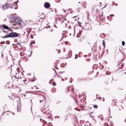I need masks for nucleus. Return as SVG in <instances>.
I'll list each match as a JSON object with an SVG mask.
<instances>
[{"label": "nucleus", "instance_id": "nucleus-1", "mask_svg": "<svg viewBox=\"0 0 126 126\" xmlns=\"http://www.w3.org/2000/svg\"><path fill=\"white\" fill-rule=\"evenodd\" d=\"M21 35V34L16 32H11L8 34L5 35V36H1V38H15L19 37Z\"/></svg>", "mask_w": 126, "mask_h": 126}, {"label": "nucleus", "instance_id": "nucleus-2", "mask_svg": "<svg viewBox=\"0 0 126 126\" xmlns=\"http://www.w3.org/2000/svg\"><path fill=\"white\" fill-rule=\"evenodd\" d=\"M12 19H14L16 23L18 24L19 25L21 24V23L20 22H21V20L20 19H19L17 17L16 18V17H15L14 16L12 17Z\"/></svg>", "mask_w": 126, "mask_h": 126}, {"label": "nucleus", "instance_id": "nucleus-3", "mask_svg": "<svg viewBox=\"0 0 126 126\" xmlns=\"http://www.w3.org/2000/svg\"><path fill=\"white\" fill-rule=\"evenodd\" d=\"M10 6V3H9L8 4L7 3H6L4 5H3L2 6V8L3 9V10H5L6 9L9 8Z\"/></svg>", "mask_w": 126, "mask_h": 126}, {"label": "nucleus", "instance_id": "nucleus-4", "mask_svg": "<svg viewBox=\"0 0 126 126\" xmlns=\"http://www.w3.org/2000/svg\"><path fill=\"white\" fill-rule=\"evenodd\" d=\"M44 6L46 8H47L50 7V4L48 2H46L44 4Z\"/></svg>", "mask_w": 126, "mask_h": 126}, {"label": "nucleus", "instance_id": "nucleus-5", "mask_svg": "<svg viewBox=\"0 0 126 126\" xmlns=\"http://www.w3.org/2000/svg\"><path fill=\"white\" fill-rule=\"evenodd\" d=\"M44 96L41 95H38V99L40 100H43L44 99H45V98H44Z\"/></svg>", "mask_w": 126, "mask_h": 126}, {"label": "nucleus", "instance_id": "nucleus-6", "mask_svg": "<svg viewBox=\"0 0 126 126\" xmlns=\"http://www.w3.org/2000/svg\"><path fill=\"white\" fill-rule=\"evenodd\" d=\"M21 107V105L19 104H18L17 105V111L18 112H19L21 111L20 107Z\"/></svg>", "mask_w": 126, "mask_h": 126}, {"label": "nucleus", "instance_id": "nucleus-7", "mask_svg": "<svg viewBox=\"0 0 126 126\" xmlns=\"http://www.w3.org/2000/svg\"><path fill=\"white\" fill-rule=\"evenodd\" d=\"M1 27L7 30H9V27L5 24L2 25Z\"/></svg>", "mask_w": 126, "mask_h": 126}, {"label": "nucleus", "instance_id": "nucleus-8", "mask_svg": "<svg viewBox=\"0 0 126 126\" xmlns=\"http://www.w3.org/2000/svg\"><path fill=\"white\" fill-rule=\"evenodd\" d=\"M17 1H15L13 3H12V5L14 7H15L17 5Z\"/></svg>", "mask_w": 126, "mask_h": 126}, {"label": "nucleus", "instance_id": "nucleus-9", "mask_svg": "<svg viewBox=\"0 0 126 126\" xmlns=\"http://www.w3.org/2000/svg\"><path fill=\"white\" fill-rule=\"evenodd\" d=\"M103 45L104 48H105V41L104 40H103Z\"/></svg>", "mask_w": 126, "mask_h": 126}, {"label": "nucleus", "instance_id": "nucleus-10", "mask_svg": "<svg viewBox=\"0 0 126 126\" xmlns=\"http://www.w3.org/2000/svg\"><path fill=\"white\" fill-rule=\"evenodd\" d=\"M10 7H9L11 9H12V8H14V6H12V3H10Z\"/></svg>", "mask_w": 126, "mask_h": 126}, {"label": "nucleus", "instance_id": "nucleus-11", "mask_svg": "<svg viewBox=\"0 0 126 126\" xmlns=\"http://www.w3.org/2000/svg\"><path fill=\"white\" fill-rule=\"evenodd\" d=\"M35 41H33L32 42H31L30 43V44L31 45H32L33 44H35Z\"/></svg>", "mask_w": 126, "mask_h": 126}, {"label": "nucleus", "instance_id": "nucleus-12", "mask_svg": "<svg viewBox=\"0 0 126 126\" xmlns=\"http://www.w3.org/2000/svg\"><path fill=\"white\" fill-rule=\"evenodd\" d=\"M6 44L7 45H9L10 44V41L9 40H7L6 41Z\"/></svg>", "mask_w": 126, "mask_h": 126}, {"label": "nucleus", "instance_id": "nucleus-13", "mask_svg": "<svg viewBox=\"0 0 126 126\" xmlns=\"http://www.w3.org/2000/svg\"><path fill=\"white\" fill-rule=\"evenodd\" d=\"M24 53L23 52H21L20 53V55H24Z\"/></svg>", "mask_w": 126, "mask_h": 126}, {"label": "nucleus", "instance_id": "nucleus-14", "mask_svg": "<svg viewBox=\"0 0 126 126\" xmlns=\"http://www.w3.org/2000/svg\"><path fill=\"white\" fill-rule=\"evenodd\" d=\"M27 32H31L32 31V29H29V30L28 29H27Z\"/></svg>", "mask_w": 126, "mask_h": 126}, {"label": "nucleus", "instance_id": "nucleus-15", "mask_svg": "<svg viewBox=\"0 0 126 126\" xmlns=\"http://www.w3.org/2000/svg\"><path fill=\"white\" fill-rule=\"evenodd\" d=\"M5 43V41H3L1 42L0 43V44H4Z\"/></svg>", "mask_w": 126, "mask_h": 126}, {"label": "nucleus", "instance_id": "nucleus-16", "mask_svg": "<svg viewBox=\"0 0 126 126\" xmlns=\"http://www.w3.org/2000/svg\"><path fill=\"white\" fill-rule=\"evenodd\" d=\"M78 23H79L78 24H79V26L80 27H81V23L79 22V21H78Z\"/></svg>", "mask_w": 126, "mask_h": 126}, {"label": "nucleus", "instance_id": "nucleus-17", "mask_svg": "<svg viewBox=\"0 0 126 126\" xmlns=\"http://www.w3.org/2000/svg\"><path fill=\"white\" fill-rule=\"evenodd\" d=\"M52 85L53 86H55L56 85V83L55 82H53L52 83Z\"/></svg>", "mask_w": 126, "mask_h": 126}, {"label": "nucleus", "instance_id": "nucleus-18", "mask_svg": "<svg viewBox=\"0 0 126 126\" xmlns=\"http://www.w3.org/2000/svg\"><path fill=\"white\" fill-rule=\"evenodd\" d=\"M56 74L58 75V78H62L61 77L60 75H59L56 72Z\"/></svg>", "mask_w": 126, "mask_h": 126}, {"label": "nucleus", "instance_id": "nucleus-19", "mask_svg": "<svg viewBox=\"0 0 126 126\" xmlns=\"http://www.w3.org/2000/svg\"><path fill=\"white\" fill-rule=\"evenodd\" d=\"M17 99V101H19V102H20V97H18Z\"/></svg>", "mask_w": 126, "mask_h": 126}, {"label": "nucleus", "instance_id": "nucleus-20", "mask_svg": "<svg viewBox=\"0 0 126 126\" xmlns=\"http://www.w3.org/2000/svg\"><path fill=\"white\" fill-rule=\"evenodd\" d=\"M122 44L123 46H124L125 45V42L124 41L122 42Z\"/></svg>", "mask_w": 126, "mask_h": 126}, {"label": "nucleus", "instance_id": "nucleus-21", "mask_svg": "<svg viewBox=\"0 0 126 126\" xmlns=\"http://www.w3.org/2000/svg\"><path fill=\"white\" fill-rule=\"evenodd\" d=\"M94 108H97V106L96 105H94Z\"/></svg>", "mask_w": 126, "mask_h": 126}, {"label": "nucleus", "instance_id": "nucleus-22", "mask_svg": "<svg viewBox=\"0 0 126 126\" xmlns=\"http://www.w3.org/2000/svg\"><path fill=\"white\" fill-rule=\"evenodd\" d=\"M50 27V26H46L45 27H44V28H46V29H47V28H49Z\"/></svg>", "mask_w": 126, "mask_h": 126}, {"label": "nucleus", "instance_id": "nucleus-23", "mask_svg": "<svg viewBox=\"0 0 126 126\" xmlns=\"http://www.w3.org/2000/svg\"><path fill=\"white\" fill-rule=\"evenodd\" d=\"M97 95L96 96V97L97 98H98V99H100V100H101V99H102V98L101 97H97Z\"/></svg>", "mask_w": 126, "mask_h": 126}, {"label": "nucleus", "instance_id": "nucleus-24", "mask_svg": "<svg viewBox=\"0 0 126 126\" xmlns=\"http://www.w3.org/2000/svg\"><path fill=\"white\" fill-rule=\"evenodd\" d=\"M34 77H33L34 79H33L31 80V81L32 82H34L35 81V80L34 79Z\"/></svg>", "mask_w": 126, "mask_h": 126}, {"label": "nucleus", "instance_id": "nucleus-25", "mask_svg": "<svg viewBox=\"0 0 126 126\" xmlns=\"http://www.w3.org/2000/svg\"><path fill=\"white\" fill-rule=\"evenodd\" d=\"M114 16V15L113 14H111L110 15V17H113Z\"/></svg>", "mask_w": 126, "mask_h": 126}, {"label": "nucleus", "instance_id": "nucleus-26", "mask_svg": "<svg viewBox=\"0 0 126 126\" xmlns=\"http://www.w3.org/2000/svg\"><path fill=\"white\" fill-rule=\"evenodd\" d=\"M78 81H79L80 80H82V79H80V78H78Z\"/></svg>", "mask_w": 126, "mask_h": 126}, {"label": "nucleus", "instance_id": "nucleus-27", "mask_svg": "<svg viewBox=\"0 0 126 126\" xmlns=\"http://www.w3.org/2000/svg\"><path fill=\"white\" fill-rule=\"evenodd\" d=\"M20 43L19 42H18L17 43V45H19L20 46H21V47H22V46L20 44Z\"/></svg>", "mask_w": 126, "mask_h": 126}, {"label": "nucleus", "instance_id": "nucleus-28", "mask_svg": "<svg viewBox=\"0 0 126 126\" xmlns=\"http://www.w3.org/2000/svg\"><path fill=\"white\" fill-rule=\"evenodd\" d=\"M8 30L10 31H11V32H12L13 31L11 29H10L9 27V30Z\"/></svg>", "mask_w": 126, "mask_h": 126}, {"label": "nucleus", "instance_id": "nucleus-29", "mask_svg": "<svg viewBox=\"0 0 126 126\" xmlns=\"http://www.w3.org/2000/svg\"><path fill=\"white\" fill-rule=\"evenodd\" d=\"M30 37H31V38L32 39L33 38V35H31L30 36Z\"/></svg>", "mask_w": 126, "mask_h": 126}, {"label": "nucleus", "instance_id": "nucleus-30", "mask_svg": "<svg viewBox=\"0 0 126 126\" xmlns=\"http://www.w3.org/2000/svg\"><path fill=\"white\" fill-rule=\"evenodd\" d=\"M104 51H103V52L101 54V56H102L104 54Z\"/></svg>", "mask_w": 126, "mask_h": 126}, {"label": "nucleus", "instance_id": "nucleus-31", "mask_svg": "<svg viewBox=\"0 0 126 126\" xmlns=\"http://www.w3.org/2000/svg\"><path fill=\"white\" fill-rule=\"evenodd\" d=\"M64 72V71H63V72H59V74H61L62 73Z\"/></svg>", "mask_w": 126, "mask_h": 126}, {"label": "nucleus", "instance_id": "nucleus-32", "mask_svg": "<svg viewBox=\"0 0 126 126\" xmlns=\"http://www.w3.org/2000/svg\"><path fill=\"white\" fill-rule=\"evenodd\" d=\"M2 31H3V32L4 33H6V31H5L4 30H3Z\"/></svg>", "mask_w": 126, "mask_h": 126}, {"label": "nucleus", "instance_id": "nucleus-33", "mask_svg": "<svg viewBox=\"0 0 126 126\" xmlns=\"http://www.w3.org/2000/svg\"><path fill=\"white\" fill-rule=\"evenodd\" d=\"M63 20L64 21H66L67 20V19L66 18H63Z\"/></svg>", "mask_w": 126, "mask_h": 126}, {"label": "nucleus", "instance_id": "nucleus-34", "mask_svg": "<svg viewBox=\"0 0 126 126\" xmlns=\"http://www.w3.org/2000/svg\"><path fill=\"white\" fill-rule=\"evenodd\" d=\"M77 16H75L73 17V18H77Z\"/></svg>", "mask_w": 126, "mask_h": 126}, {"label": "nucleus", "instance_id": "nucleus-35", "mask_svg": "<svg viewBox=\"0 0 126 126\" xmlns=\"http://www.w3.org/2000/svg\"><path fill=\"white\" fill-rule=\"evenodd\" d=\"M9 32L8 31H6V34H8Z\"/></svg>", "mask_w": 126, "mask_h": 126}, {"label": "nucleus", "instance_id": "nucleus-36", "mask_svg": "<svg viewBox=\"0 0 126 126\" xmlns=\"http://www.w3.org/2000/svg\"><path fill=\"white\" fill-rule=\"evenodd\" d=\"M62 10H64V11H63V12H66V10H64V9H62Z\"/></svg>", "mask_w": 126, "mask_h": 126}, {"label": "nucleus", "instance_id": "nucleus-37", "mask_svg": "<svg viewBox=\"0 0 126 126\" xmlns=\"http://www.w3.org/2000/svg\"><path fill=\"white\" fill-rule=\"evenodd\" d=\"M124 64H122L121 65V66L122 67H123V66H124Z\"/></svg>", "mask_w": 126, "mask_h": 126}, {"label": "nucleus", "instance_id": "nucleus-38", "mask_svg": "<svg viewBox=\"0 0 126 126\" xmlns=\"http://www.w3.org/2000/svg\"><path fill=\"white\" fill-rule=\"evenodd\" d=\"M26 80H26V79H25V80H24L23 81H24V83H25V81H26Z\"/></svg>", "mask_w": 126, "mask_h": 126}, {"label": "nucleus", "instance_id": "nucleus-39", "mask_svg": "<svg viewBox=\"0 0 126 126\" xmlns=\"http://www.w3.org/2000/svg\"><path fill=\"white\" fill-rule=\"evenodd\" d=\"M43 100H40V103H41L42 101H43Z\"/></svg>", "mask_w": 126, "mask_h": 126}, {"label": "nucleus", "instance_id": "nucleus-40", "mask_svg": "<svg viewBox=\"0 0 126 126\" xmlns=\"http://www.w3.org/2000/svg\"><path fill=\"white\" fill-rule=\"evenodd\" d=\"M30 102H31V103H32V100H30Z\"/></svg>", "mask_w": 126, "mask_h": 126}, {"label": "nucleus", "instance_id": "nucleus-41", "mask_svg": "<svg viewBox=\"0 0 126 126\" xmlns=\"http://www.w3.org/2000/svg\"><path fill=\"white\" fill-rule=\"evenodd\" d=\"M69 53H71V54H72V52H71V51H69Z\"/></svg>", "mask_w": 126, "mask_h": 126}, {"label": "nucleus", "instance_id": "nucleus-42", "mask_svg": "<svg viewBox=\"0 0 126 126\" xmlns=\"http://www.w3.org/2000/svg\"><path fill=\"white\" fill-rule=\"evenodd\" d=\"M103 35L104 36V37H106V35H105V34L104 33H103Z\"/></svg>", "mask_w": 126, "mask_h": 126}, {"label": "nucleus", "instance_id": "nucleus-43", "mask_svg": "<svg viewBox=\"0 0 126 126\" xmlns=\"http://www.w3.org/2000/svg\"><path fill=\"white\" fill-rule=\"evenodd\" d=\"M104 100H105L104 98H103V99L102 101H104Z\"/></svg>", "mask_w": 126, "mask_h": 126}, {"label": "nucleus", "instance_id": "nucleus-44", "mask_svg": "<svg viewBox=\"0 0 126 126\" xmlns=\"http://www.w3.org/2000/svg\"><path fill=\"white\" fill-rule=\"evenodd\" d=\"M19 69V67H18V68H17V70H18V69Z\"/></svg>", "mask_w": 126, "mask_h": 126}, {"label": "nucleus", "instance_id": "nucleus-45", "mask_svg": "<svg viewBox=\"0 0 126 126\" xmlns=\"http://www.w3.org/2000/svg\"><path fill=\"white\" fill-rule=\"evenodd\" d=\"M99 118L101 120H103V118Z\"/></svg>", "mask_w": 126, "mask_h": 126}, {"label": "nucleus", "instance_id": "nucleus-46", "mask_svg": "<svg viewBox=\"0 0 126 126\" xmlns=\"http://www.w3.org/2000/svg\"><path fill=\"white\" fill-rule=\"evenodd\" d=\"M55 68L57 69H59V68H58L57 67H55Z\"/></svg>", "mask_w": 126, "mask_h": 126}, {"label": "nucleus", "instance_id": "nucleus-47", "mask_svg": "<svg viewBox=\"0 0 126 126\" xmlns=\"http://www.w3.org/2000/svg\"><path fill=\"white\" fill-rule=\"evenodd\" d=\"M23 96H24V97H25L26 96V94H23Z\"/></svg>", "mask_w": 126, "mask_h": 126}, {"label": "nucleus", "instance_id": "nucleus-48", "mask_svg": "<svg viewBox=\"0 0 126 126\" xmlns=\"http://www.w3.org/2000/svg\"><path fill=\"white\" fill-rule=\"evenodd\" d=\"M99 49L100 50V51H101V50H101V47H100V46H99Z\"/></svg>", "mask_w": 126, "mask_h": 126}, {"label": "nucleus", "instance_id": "nucleus-49", "mask_svg": "<svg viewBox=\"0 0 126 126\" xmlns=\"http://www.w3.org/2000/svg\"><path fill=\"white\" fill-rule=\"evenodd\" d=\"M62 81H64V80L63 78H62Z\"/></svg>", "mask_w": 126, "mask_h": 126}, {"label": "nucleus", "instance_id": "nucleus-50", "mask_svg": "<svg viewBox=\"0 0 126 126\" xmlns=\"http://www.w3.org/2000/svg\"><path fill=\"white\" fill-rule=\"evenodd\" d=\"M3 54H2H2H1V56H2V57L3 58Z\"/></svg>", "mask_w": 126, "mask_h": 126}, {"label": "nucleus", "instance_id": "nucleus-51", "mask_svg": "<svg viewBox=\"0 0 126 126\" xmlns=\"http://www.w3.org/2000/svg\"><path fill=\"white\" fill-rule=\"evenodd\" d=\"M123 74H126V73L125 72H124Z\"/></svg>", "mask_w": 126, "mask_h": 126}, {"label": "nucleus", "instance_id": "nucleus-52", "mask_svg": "<svg viewBox=\"0 0 126 126\" xmlns=\"http://www.w3.org/2000/svg\"><path fill=\"white\" fill-rule=\"evenodd\" d=\"M117 5H118V4H117V3H116V4H115V5L116 6H117Z\"/></svg>", "mask_w": 126, "mask_h": 126}, {"label": "nucleus", "instance_id": "nucleus-53", "mask_svg": "<svg viewBox=\"0 0 126 126\" xmlns=\"http://www.w3.org/2000/svg\"><path fill=\"white\" fill-rule=\"evenodd\" d=\"M14 9H17V8H16V7H15V8H14Z\"/></svg>", "mask_w": 126, "mask_h": 126}, {"label": "nucleus", "instance_id": "nucleus-54", "mask_svg": "<svg viewBox=\"0 0 126 126\" xmlns=\"http://www.w3.org/2000/svg\"><path fill=\"white\" fill-rule=\"evenodd\" d=\"M40 18L41 19H43L44 18H43V17H41V18Z\"/></svg>", "mask_w": 126, "mask_h": 126}, {"label": "nucleus", "instance_id": "nucleus-55", "mask_svg": "<svg viewBox=\"0 0 126 126\" xmlns=\"http://www.w3.org/2000/svg\"><path fill=\"white\" fill-rule=\"evenodd\" d=\"M77 57H76H76H75V59H76L77 58Z\"/></svg>", "mask_w": 126, "mask_h": 126}, {"label": "nucleus", "instance_id": "nucleus-56", "mask_svg": "<svg viewBox=\"0 0 126 126\" xmlns=\"http://www.w3.org/2000/svg\"><path fill=\"white\" fill-rule=\"evenodd\" d=\"M53 79H51L50 80V81H53Z\"/></svg>", "mask_w": 126, "mask_h": 126}, {"label": "nucleus", "instance_id": "nucleus-57", "mask_svg": "<svg viewBox=\"0 0 126 126\" xmlns=\"http://www.w3.org/2000/svg\"><path fill=\"white\" fill-rule=\"evenodd\" d=\"M107 6V5H106L104 7H103V8H102V9H103L105 7H106V6Z\"/></svg>", "mask_w": 126, "mask_h": 126}, {"label": "nucleus", "instance_id": "nucleus-58", "mask_svg": "<svg viewBox=\"0 0 126 126\" xmlns=\"http://www.w3.org/2000/svg\"><path fill=\"white\" fill-rule=\"evenodd\" d=\"M125 122L126 123V119L125 120Z\"/></svg>", "mask_w": 126, "mask_h": 126}, {"label": "nucleus", "instance_id": "nucleus-59", "mask_svg": "<svg viewBox=\"0 0 126 126\" xmlns=\"http://www.w3.org/2000/svg\"><path fill=\"white\" fill-rule=\"evenodd\" d=\"M3 114H4V113H3L2 114L1 116H2L3 115Z\"/></svg>", "mask_w": 126, "mask_h": 126}, {"label": "nucleus", "instance_id": "nucleus-60", "mask_svg": "<svg viewBox=\"0 0 126 126\" xmlns=\"http://www.w3.org/2000/svg\"><path fill=\"white\" fill-rule=\"evenodd\" d=\"M72 92L73 93V89H71Z\"/></svg>", "mask_w": 126, "mask_h": 126}, {"label": "nucleus", "instance_id": "nucleus-61", "mask_svg": "<svg viewBox=\"0 0 126 126\" xmlns=\"http://www.w3.org/2000/svg\"><path fill=\"white\" fill-rule=\"evenodd\" d=\"M67 41H66L65 42V44L66 45H67V43H66V42H67Z\"/></svg>", "mask_w": 126, "mask_h": 126}, {"label": "nucleus", "instance_id": "nucleus-62", "mask_svg": "<svg viewBox=\"0 0 126 126\" xmlns=\"http://www.w3.org/2000/svg\"><path fill=\"white\" fill-rule=\"evenodd\" d=\"M32 52L31 51V53L30 55L31 54H32Z\"/></svg>", "mask_w": 126, "mask_h": 126}, {"label": "nucleus", "instance_id": "nucleus-63", "mask_svg": "<svg viewBox=\"0 0 126 126\" xmlns=\"http://www.w3.org/2000/svg\"><path fill=\"white\" fill-rule=\"evenodd\" d=\"M17 71L18 73H19L20 72V71H19L18 70H17Z\"/></svg>", "mask_w": 126, "mask_h": 126}, {"label": "nucleus", "instance_id": "nucleus-64", "mask_svg": "<svg viewBox=\"0 0 126 126\" xmlns=\"http://www.w3.org/2000/svg\"><path fill=\"white\" fill-rule=\"evenodd\" d=\"M69 20H68V21H67V23H69Z\"/></svg>", "mask_w": 126, "mask_h": 126}]
</instances>
